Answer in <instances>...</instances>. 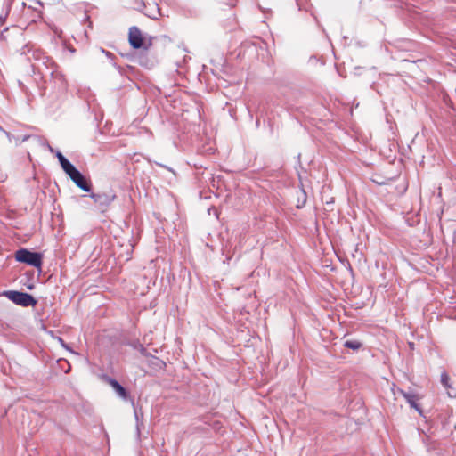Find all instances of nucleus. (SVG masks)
Masks as SVG:
<instances>
[{
	"label": "nucleus",
	"instance_id": "nucleus-1",
	"mask_svg": "<svg viewBox=\"0 0 456 456\" xmlns=\"http://www.w3.org/2000/svg\"><path fill=\"white\" fill-rule=\"evenodd\" d=\"M15 259L18 262L25 263L28 265L41 270L43 262V254L32 252L27 248H20L15 252Z\"/></svg>",
	"mask_w": 456,
	"mask_h": 456
},
{
	"label": "nucleus",
	"instance_id": "nucleus-2",
	"mask_svg": "<svg viewBox=\"0 0 456 456\" xmlns=\"http://www.w3.org/2000/svg\"><path fill=\"white\" fill-rule=\"evenodd\" d=\"M4 295L14 304L24 307L34 306L37 302L32 295L26 292L8 290Z\"/></svg>",
	"mask_w": 456,
	"mask_h": 456
},
{
	"label": "nucleus",
	"instance_id": "nucleus-3",
	"mask_svg": "<svg viewBox=\"0 0 456 456\" xmlns=\"http://www.w3.org/2000/svg\"><path fill=\"white\" fill-rule=\"evenodd\" d=\"M65 174L82 191L86 192L91 191L92 185L90 181H88L86 177L74 165L66 170Z\"/></svg>",
	"mask_w": 456,
	"mask_h": 456
},
{
	"label": "nucleus",
	"instance_id": "nucleus-4",
	"mask_svg": "<svg viewBox=\"0 0 456 456\" xmlns=\"http://www.w3.org/2000/svg\"><path fill=\"white\" fill-rule=\"evenodd\" d=\"M137 9L153 20H157L161 15L157 0H141Z\"/></svg>",
	"mask_w": 456,
	"mask_h": 456
},
{
	"label": "nucleus",
	"instance_id": "nucleus-5",
	"mask_svg": "<svg viewBox=\"0 0 456 456\" xmlns=\"http://www.w3.org/2000/svg\"><path fill=\"white\" fill-rule=\"evenodd\" d=\"M90 197L102 211H104L114 201L116 194L112 190H110L108 191L93 192Z\"/></svg>",
	"mask_w": 456,
	"mask_h": 456
},
{
	"label": "nucleus",
	"instance_id": "nucleus-6",
	"mask_svg": "<svg viewBox=\"0 0 456 456\" xmlns=\"http://www.w3.org/2000/svg\"><path fill=\"white\" fill-rule=\"evenodd\" d=\"M128 40L134 49H147L151 45V43L146 44L141 30L135 26L129 28Z\"/></svg>",
	"mask_w": 456,
	"mask_h": 456
},
{
	"label": "nucleus",
	"instance_id": "nucleus-7",
	"mask_svg": "<svg viewBox=\"0 0 456 456\" xmlns=\"http://www.w3.org/2000/svg\"><path fill=\"white\" fill-rule=\"evenodd\" d=\"M401 394L403 396V398L406 400V402L410 404V406L411 408H413L414 410H416L420 416L424 417L422 409L417 403V400H418L417 396L414 394L404 392L403 390H401Z\"/></svg>",
	"mask_w": 456,
	"mask_h": 456
},
{
	"label": "nucleus",
	"instance_id": "nucleus-8",
	"mask_svg": "<svg viewBox=\"0 0 456 456\" xmlns=\"http://www.w3.org/2000/svg\"><path fill=\"white\" fill-rule=\"evenodd\" d=\"M109 384L111 386V387L114 389L116 394L122 398L123 400H127L129 397V394L126 391V389L116 379H110Z\"/></svg>",
	"mask_w": 456,
	"mask_h": 456
},
{
	"label": "nucleus",
	"instance_id": "nucleus-9",
	"mask_svg": "<svg viewBox=\"0 0 456 456\" xmlns=\"http://www.w3.org/2000/svg\"><path fill=\"white\" fill-rule=\"evenodd\" d=\"M55 156L58 159L59 163L64 172L73 166V164L67 158H65L61 151H57L55 152Z\"/></svg>",
	"mask_w": 456,
	"mask_h": 456
},
{
	"label": "nucleus",
	"instance_id": "nucleus-10",
	"mask_svg": "<svg viewBox=\"0 0 456 456\" xmlns=\"http://www.w3.org/2000/svg\"><path fill=\"white\" fill-rule=\"evenodd\" d=\"M4 132L6 134V136L8 137L9 142H14L15 145H19V144H20L21 142L27 141L29 138V135H14V134H12L11 133H8L6 131H4Z\"/></svg>",
	"mask_w": 456,
	"mask_h": 456
},
{
	"label": "nucleus",
	"instance_id": "nucleus-11",
	"mask_svg": "<svg viewBox=\"0 0 456 456\" xmlns=\"http://www.w3.org/2000/svg\"><path fill=\"white\" fill-rule=\"evenodd\" d=\"M134 418H135V422H136V434H137V437L140 438L141 428L143 426L142 419V414H141V417H140L139 411L136 407H134Z\"/></svg>",
	"mask_w": 456,
	"mask_h": 456
},
{
	"label": "nucleus",
	"instance_id": "nucleus-12",
	"mask_svg": "<svg viewBox=\"0 0 456 456\" xmlns=\"http://www.w3.org/2000/svg\"><path fill=\"white\" fill-rule=\"evenodd\" d=\"M362 344L357 340H346L344 343V346L352 350H358L361 347Z\"/></svg>",
	"mask_w": 456,
	"mask_h": 456
},
{
	"label": "nucleus",
	"instance_id": "nucleus-13",
	"mask_svg": "<svg viewBox=\"0 0 456 456\" xmlns=\"http://www.w3.org/2000/svg\"><path fill=\"white\" fill-rule=\"evenodd\" d=\"M449 380H450V377L448 376V374L444 371L442 372L441 374V383L444 385V387H450V384H449Z\"/></svg>",
	"mask_w": 456,
	"mask_h": 456
},
{
	"label": "nucleus",
	"instance_id": "nucleus-14",
	"mask_svg": "<svg viewBox=\"0 0 456 456\" xmlns=\"http://www.w3.org/2000/svg\"><path fill=\"white\" fill-rule=\"evenodd\" d=\"M40 54H41V53H40V52H34V53H33V56H34V58H35L36 60H37V61H40V60H41V59H40V57H39V55H40Z\"/></svg>",
	"mask_w": 456,
	"mask_h": 456
},
{
	"label": "nucleus",
	"instance_id": "nucleus-15",
	"mask_svg": "<svg viewBox=\"0 0 456 456\" xmlns=\"http://www.w3.org/2000/svg\"><path fill=\"white\" fill-rule=\"evenodd\" d=\"M50 61V60H49V58H48V57H45V56H44V57H42V62H43L44 64H46V62H47V61Z\"/></svg>",
	"mask_w": 456,
	"mask_h": 456
},
{
	"label": "nucleus",
	"instance_id": "nucleus-16",
	"mask_svg": "<svg viewBox=\"0 0 456 456\" xmlns=\"http://www.w3.org/2000/svg\"><path fill=\"white\" fill-rule=\"evenodd\" d=\"M47 148H48L49 151H51V152H54L53 148V147H51L49 144H47Z\"/></svg>",
	"mask_w": 456,
	"mask_h": 456
}]
</instances>
